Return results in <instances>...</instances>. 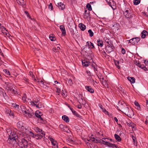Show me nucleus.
Returning a JSON list of instances; mask_svg holds the SVG:
<instances>
[{
    "instance_id": "obj_18",
    "label": "nucleus",
    "mask_w": 148,
    "mask_h": 148,
    "mask_svg": "<svg viewBox=\"0 0 148 148\" xmlns=\"http://www.w3.org/2000/svg\"><path fill=\"white\" fill-rule=\"evenodd\" d=\"M84 16V18H87L88 17H89L90 16L89 11H88L87 10H85Z\"/></svg>"
},
{
    "instance_id": "obj_4",
    "label": "nucleus",
    "mask_w": 148,
    "mask_h": 148,
    "mask_svg": "<svg viewBox=\"0 0 148 148\" xmlns=\"http://www.w3.org/2000/svg\"><path fill=\"white\" fill-rule=\"evenodd\" d=\"M22 111L25 114V116L27 117L31 118L34 115V113L31 112L29 110L26 109L25 107L24 106H21Z\"/></svg>"
},
{
    "instance_id": "obj_54",
    "label": "nucleus",
    "mask_w": 148,
    "mask_h": 148,
    "mask_svg": "<svg viewBox=\"0 0 148 148\" xmlns=\"http://www.w3.org/2000/svg\"><path fill=\"white\" fill-rule=\"evenodd\" d=\"M25 12L28 17L29 18L33 20L31 18L30 16L29 15V14L26 11H25Z\"/></svg>"
},
{
    "instance_id": "obj_33",
    "label": "nucleus",
    "mask_w": 148,
    "mask_h": 148,
    "mask_svg": "<svg viewBox=\"0 0 148 148\" xmlns=\"http://www.w3.org/2000/svg\"><path fill=\"white\" fill-rule=\"evenodd\" d=\"M87 45L88 46H90V47L92 48H94V46L93 44L91 42L88 41L87 42Z\"/></svg>"
},
{
    "instance_id": "obj_63",
    "label": "nucleus",
    "mask_w": 148,
    "mask_h": 148,
    "mask_svg": "<svg viewBox=\"0 0 148 148\" xmlns=\"http://www.w3.org/2000/svg\"><path fill=\"white\" fill-rule=\"evenodd\" d=\"M125 50L123 48H122V50H121V53H122L124 54L125 53Z\"/></svg>"
},
{
    "instance_id": "obj_13",
    "label": "nucleus",
    "mask_w": 148,
    "mask_h": 148,
    "mask_svg": "<svg viewBox=\"0 0 148 148\" xmlns=\"http://www.w3.org/2000/svg\"><path fill=\"white\" fill-rule=\"evenodd\" d=\"M31 104L34 106H36L38 108H42V104L41 102L35 104V101H32L31 102Z\"/></svg>"
},
{
    "instance_id": "obj_28",
    "label": "nucleus",
    "mask_w": 148,
    "mask_h": 148,
    "mask_svg": "<svg viewBox=\"0 0 148 148\" xmlns=\"http://www.w3.org/2000/svg\"><path fill=\"white\" fill-rule=\"evenodd\" d=\"M17 126L18 127V128L23 129L24 128V127L22 123V122H18L17 124Z\"/></svg>"
},
{
    "instance_id": "obj_6",
    "label": "nucleus",
    "mask_w": 148,
    "mask_h": 148,
    "mask_svg": "<svg viewBox=\"0 0 148 148\" xmlns=\"http://www.w3.org/2000/svg\"><path fill=\"white\" fill-rule=\"evenodd\" d=\"M118 109L119 110L122 112L124 113L125 115L128 116V115H130V113L132 112H133V111L132 110H130V112H129V110L127 104L126 105V106L124 107V108H123L121 110H120V109L118 108Z\"/></svg>"
},
{
    "instance_id": "obj_59",
    "label": "nucleus",
    "mask_w": 148,
    "mask_h": 148,
    "mask_svg": "<svg viewBox=\"0 0 148 148\" xmlns=\"http://www.w3.org/2000/svg\"><path fill=\"white\" fill-rule=\"evenodd\" d=\"M101 109L102 110V111L105 112L106 114L108 113V112L105 109L103 108Z\"/></svg>"
},
{
    "instance_id": "obj_5",
    "label": "nucleus",
    "mask_w": 148,
    "mask_h": 148,
    "mask_svg": "<svg viewBox=\"0 0 148 148\" xmlns=\"http://www.w3.org/2000/svg\"><path fill=\"white\" fill-rule=\"evenodd\" d=\"M109 139V138H102L101 141V143L104 144V145H107V146L109 147H115L116 148H117V146H116L115 144H111L108 141V140Z\"/></svg>"
},
{
    "instance_id": "obj_2",
    "label": "nucleus",
    "mask_w": 148,
    "mask_h": 148,
    "mask_svg": "<svg viewBox=\"0 0 148 148\" xmlns=\"http://www.w3.org/2000/svg\"><path fill=\"white\" fill-rule=\"evenodd\" d=\"M21 148H30V143L25 138H21L19 136V139H17V143Z\"/></svg>"
},
{
    "instance_id": "obj_39",
    "label": "nucleus",
    "mask_w": 148,
    "mask_h": 148,
    "mask_svg": "<svg viewBox=\"0 0 148 148\" xmlns=\"http://www.w3.org/2000/svg\"><path fill=\"white\" fill-rule=\"evenodd\" d=\"M140 0H134L133 3L135 5H137L140 2Z\"/></svg>"
},
{
    "instance_id": "obj_20",
    "label": "nucleus",
    "mask_w": 148,
    "mask_h": 148,
    "mask_svg": "<svg viewBox=\"0 0 148 148\" xmlns=\"http://www.w3.org/2000/svg\"><path fill=\"white\" fill-rule=\"evenodd\" d=\"M79 26L81 29L83 31H84L86 29V26L83 23H81L79 24Z\"/></svg>"
},
{
    "instance_id": "obj_15",
    "label": "nucleus",
    "mask_w": 148,
    "mask_h": 148,
    "mask_svg": "<svg viewBox=\"0 0 148 148\" xmlns=\"http://www.w3.org/2000/svg\"><path fill=\"white\" fill-rule=\"evenodd\" d=\"M60 28L62 32V36H64L66 35V31L64 26L63 25H60Z\"/></svg>"
},
{
    "instance_id": "obj_26",
    "label": "nucleus",
    "mask_w": 148,
    "mask_h": 148,
    "mask_svg": "<svg viewBox=\"0 0 148 148\" xmlns=\"http://www.w3.org/2000/svg\"><path fill=\"white\" fill-rule=\"evenodd\" d=\"M103 79L104 78L102 77V82L103 85L106 87H108V85L107 81L106 80H103Z\"/></svg>"
},
{
    "instance_id": "obj_41",
    "label": "nucleus",
    "mask_w": 148,
    "mask_h": 148,
    "mask_svg": "<svg viewBox=\"0 0 148 148\" xmlns=\"http://www.w3.org/2000/svg\"><path fill=\"white\" fill-rule=\"evenodd\" d=\"M127 125L129 127L133 126V123H132L131 121H129L127 122Z\"/></svg>"
},
{
    "instance_id": "obj_25",
    "label": "nucleus",
    "mask_w": 148,
    "mask_h": 148,
    "mask_svg": "<svg viewBox=\"0 0 148 148\" xmlns=\"http://www.w3.org/2000/svg\"><path fill=\"white\" fill-rule=\"evenodd\" d=\"M127 79L132 83H134L135 82V78L134 77H127Z\"/></svg>"
},
{
    "instance_id": "obj_35",
    "label": "nucleus",
    "mask_w": 148,
    "mask_h": 148,
    "mask_svg": "<svg viewBox=\"0 0 148 148\" xmlns=\"http://www.w3.org/2000/svg\"><path fill=\"white\" fill-rule=\"evenodd\" d=\"M132 138L133 140L134 144L136 146L137 145V141H136V137H135L134 136L132 135Z\"/></svg>"
},
{
    "instance_id": "obj_43",
    "label": "nucleus",
    "mask_w": 148,
    "mask_h": 148,
    "mask_svg": "<svg viewBox=\"0 0 148 148\" xmlns=\"http://www.w3.org/2000/svg\"><path fill=\"white\" fill-rule=\"evenodd\" d=\"M119 24H115L113 25V27H114V29L117 30H118L119 29Z\"/></svg>"
},
{
    "instance_id": "obj_21",
    "label": "nucleus",
    "mask_w": 148,
    "mask_h": 148,
    "mask_svg": "<svg viewBox=\"0 0 148 148\" xmlns=\"http://www.w3.org/2000/svg\"><path fill=\"white\" fill-rule=\"evenodd\" d=\"M17 1L18 4L23 7L25 5V3L24 0H17Z\"/></svg>"
},
{
    "instance_id": "obj_61",
    "label": "nucleus",
    "mask_w": 148,
    "mask_h": 148,
    "mask_svg": "<svg viewBox=\"0 0 148 148\" xmlns=\"http://www.w3.org/2000/svg\"><path fill=\"white\" fill-rule=\"evenodd\" d=\"M8 114H9V115H10V116H13V113L11 111V110L10 111L9 113Z\"/></svg>"
},
{
    "instance_id": "obj_3",
    "label": "nucleus",
    "mask_w": 148,
    "mask_h": 148,
    "mask_svg": "<svg viewBox=\"0 0 148 148\" xmlns=\"http://www.w3.org/2000/svg\"><path fill=\"white\" fill-rule=\"evenodd\" d=\"M4 88L7 90L11 92L12 93L14 94L17 93V92L15 90V87L14 86L13 84L8 82H5L3 85Z\"/></svg>"
},
{
    "instance_id": "obj_58",
    "label": "nucleus",
    "mask_w": 148,
    "mask_h": 148,
    "mask_svg": "<svg viewBox=\"0 0 148 148\" xmlns=\"http://www.w3.org/2000/svg\"><path fill=\"white\" fill-rule=\"evenodd\" d=\"M75 116H76L77 117H78L80 119H82V117L78 113L76 114V115Z\"/></svg>"
},
{
    "instance_id": "obj_38",
    "label": "nucleus",
    "mask_w": 148,
    "mask_h": 148,
    "mask_svg": "<svg viewBox=\"0 0 148 148\" xmlns=\"http://www.w3.org/2000/svg\"><path fill=\"white\" fill-rule=\"evenodd\" d=\"M0 91H1V93L5 97L6 96V93H4V90L2 88H0Z\"/></svg>"
},
{
    "instance_id": "obj_56",
    "label": "nucleus",
    "mask_w": 148,
    "mask_h": 148,
    "mask_svg": "<svg viewBox=\"0 0 148 148\" xmlns=\"http://www.w3.org/2000/svg\"><path fill=\"white\" fill-rule=\"evenodd\" d=\"M88 78V79L91 82L92 81H93V80L90 75L89 76V77Z\"/></svg>"
},
{
    "instance_id": "obj_55",
    "label": "nucleus",
    "mask_w": 148,
    "mask_h": 148,
    "mask_svg": "<svg viewBox=\"0 0 148 148\" xmlns=\"http://www.w3.org/2000/svg\"><path fill=\"white\" fill-rule=\"evenodd\" d=\"M68 83L71 86L72 85V84H73V83L71 79H69L68 80Z\"/></svg>"
},
{
    "instance_id": "obj_50",
    "label": "nucleus",
    "mask_w": 148,
    "mask_h": 148,
    "mask_svg": "<svg viewBox=\"0 0 148 148\" xmlns=\"http://www.w3.org/2000/svg\"><path fill=\"white\" fill-rule=\"evenodd\" d=\"M48 8L49 9H51V10H53V7L52 3H50V4L49 5Z\"/></svg>"
},
{
    "instance_id": "obj_7",
    "label": "nucleus",
    "mask_w": 148,
    "mask_h": 148,
    "mask_svg": "<svg viewBox=\"0 0 148 148\" xmlns=\"http://www.w3.org/2000/svg\"><path fill=\"white\" fill-rule=\"evenodd\" d=\"M118 109L119 110L122 112L124 113L125 115L128 116V115H130V113L132 112H133V111L132 110H130V112H129V110L127 104L126 105V106L124 107V108H123L121 110H120V109L118 108Z\"/></svg>"
},
{
    "instance_id": "obj_31",
    "label": "nucleus",
    "mask_w": 148,
    "mask_h": 148,
    "mask_svg": "<svg viewBox=\"0 0 148 148\" xmlns=\"http://www.w3.org/2000/svg\"><path fill=\"white\" fill-rule=\"evenodd\" d=\"M97 45L98 46L102 47L103 45V41L101 40H100V39H98L97 41Z\"/></svg>"
},
{
    "instance_id": "obj_52",
    "label": "nucleus",
    "mask_w": 148,
    "mask_h": 148,
    "mask_svg": "<svg viewBox=\"0 0 148 148\" xmlns=\"http://www.w3.org/2000/svg\"><path fill=\"white\" fill-rule=\"evenodd\" d=\"M35 131L37 133H39L40 132V131L41 129H40L38 127H36L35 129Z\"/></svg>"
},
{
    "instance_id": "obj_30",
    "label": "nucleus",
    "mask_w": 148,
    "mask_h": 148,
    "mask_svg": "<svg viewBox=\"0 0 148 148\" xmlns=\"http://www.w3.org/2000/svg\"><path fill=\"white\" fill-rule=\"evenodd\" d=\"M49 38L51 41H54L56 40L55 37L53 36V34H51L49 35Z\"/></svg>"
},
{
    "instance_id": "obj_64",
    "label": "nucleus",
    "mask_w": 148,
    "mask_h": 148,
    "mask_svg": "<svg viewBox=\"0 0 148 148\" xmlns=\"http://www.w3.org/2000/svg\"><path fill=\"white\" fill-rule=\"evenodd\" d=\"M86 73H87L88 75H89V76H90L91 74V72H90V71H86Z\"/></svg>"
},
{
    "instance_id": "obj_62",
    "label": "nucleus",
    "mask_w": 148,
    "mask_h": 148,
    "mask_svg": "<svg viewBox=\"0 0 148 148\" xmlns=\"http://www.w3.org/2000/svg\"><path fill=\"white\" fill-rule=\"evenodd\" d=\"M53 51H54V52H56L58 51V49L56 47L53 48Z\"/></svg>"
},
{
    "instance_id": "obj_19",
    "label": "nucleus",
    "mask_w": 148,
    "mask_h": 148,
    "mask_svg": "<svg viewBox=\"0 0 148 148\" xmlns=\"http://www.w3.org/2000/svg\"><path fill=\"white\" fill-rule=\"evenodd\" d=\"M132 39H133V41L132 42V44L133 45H134L136 43H137L140 40V38L138 37L133 38Z\"/></svg>"
},
{
    "instance_id": "obj_14",
    "label": "nucleus",
    "mask_w": 148,
    "mask_h": 148,
    "mask_svg": "<svg viewBox=\"0 0 148 148\" xmlns=\"http://www.w3.org/2000/svg\"><path fill=\"white\" fill-rule=\"evenodd\" d=\"M127 104L123 101L121 102V103H119L118 104L119 106L117 107L118 108H119L120 110H121L124 107L126 106Z\"/></svg>"
},
{
    "instance_id": "obj_29",
    "label": "nucleus",
    "mask_w": 148,
    "mask_h": 148,
    "mask_svg": "<svg viewBox=\"0 0 148 148\" xmlns=\"http://www.w3.org/2000/svg\"><path fill=\"white\" fill-rule=\"evenodd\" d=\"M38 134H39L42 137V138L45 137V132L42 131V130L40 131V132H39V133H38Z\"/></svg>"
},
{
    "instance_id": "obj_8",
    "label": "nucleus",
    "mask_w": 148,
    "mask_h": 148,
    "mask_svg": "<svg viewBox=\"0 0 148 148\" xmlns=\"http://www.w3.org/2000/svg\"><path fill=\"white\" fill-rule=\"evenodd\" d=\"M118 109L119 110L122 112L124 113L125 115L128 116V115H130V113L132 112H133V111L132 110H130V112H129V110L127 104L126 105V106L124 107V108H123L121 110H120V109L118 108Z\"/></svg>"
},
{
    "instance_id": "obj_1",
    "label": "nucleus",
    "mask_w": 148,
    "mask_h": 148,
    "mask_svg": "<svg viewBox=\"0 0 148 148\" xmlns=\"http://www.w3.org/2000/svg\"><path fill=\"white\" fill-rule=\"evenodd\" d=\"M7 132L8 135L7 142L8 143L14 146L17 143V140L19 138L15 131L12 130L10 128H8L6 130Z\"/></svg>"
},
{
    "instance_id": "obj_16",
    "label": "nucleus",
    "mask_w": 148,
    "mask_h": 148,
    "mask_svg": "<svg viewBox=\"0 0 148 148\" xmlns=\"http://www.w3.org/2000/svg\"><path fill=\"white\" fill-rule=\"evenodd\" d=\"M56 5L61 10H63L65 8V6L61 2L57 3Z\"/></svg>"
},
{
    "instance_id": "obj_17",
    "label": "nucleus",
    "mask_w": 148,
    "mask_h": 148,
    "mask_svg": "<svg viewBox=\"0 0 148 148\" xmlns=\"http://www.w3.org/2000/svg\"><path fill=\"white\" fill-rule=\"evenodd\" d=\"M86 89L89 92L91 93H93L94 92V90L90 86H86L85 87Z\"/></svg>"
},
{
    "instance_id": "obj_23",
    "label": "nucleus",
    "mask_w": 148,
    "mask_h": 148,
    "mask_svg": "<svg viewBox=\"0 0 148 148\" xmlns=\"http://www.w3.org/2000/svg\"><path fill=\"white\" fill-rule=\"evenodd\" d=\"M82 64L83 66L87 67L89 66L90 63L85 60L82 61Z\"/></svg>"
},
{
    "instance_id": "obj_40",
    "label": "nucleus",
    "mask_w": 148,
    "mask_h": 148,
    "mask_svg": "<svg viewBox=\"0 0 148 148\" xmlns=\"http://www.w3.org/2000/svg\"><path fill=\"white\" fill-rule=\"evenodd\" d=\"M88 32L89 33V36L90 37H92L93 36L94 33L91 29H89L88 31Z\"/></svg>"
},
{
    "instance_id": "obj_9",
    "label": "nucleus",
    "mask_w": 148,
    "mask_h": 148,
    "mask_svg": "<svg viewBox=\"0 0 148 148\" xmlns=\"http://www.w3.org/2000/svg\"><path fill=\"white\" fill-rule=\"evenodd\" d=\"M29 135L33 138H36V139H40L42 138V137L40 136L39 134H34L31 131H29Z\"/></svg>"
},
{
    "instance_id": "obj_12",
    "label": "nucleus",
    "mask_w": 148,
    "mask_h": 148,
    "mask_svg": "<svg viewBox=\"0 0 148 148\" xmlns=\"http://www.w3.org/2000/svg\"><path fill=\"white\" fill-rule=\"evenodd\" d=\"M114 47L113 46H106V52L108 53L113 51L114 50Z\"/></svg>"
},
{
    "instance_id": "obj_10",
    "label": "nucleus",
    "mask_w": 148,
    "mask_h": 148,
    "mask_svg": "<svg viewBox=\"0 0 148 148\" xmlns=\"http://www.w3.org/2000/svg\"><path fill=\"white\" fill-rule=\"evenodd\" d=\"M92 136H93L92 135L91 137L87 139V140L88 141H91L92 142H94L96 143H101V140H99L97 138H95L94 137Z\"/></svg>"
},
{
    "instance_id": "obj_46",
    "label": "nucleus",
    "mask_w": 148,
    "mask_h": 148,
    "mask_svg": "<svg viewBox=\"0 0 148 148\" xmlns=\"http://www.w3.org/2000/svg\"><path fill=\"white\" fill-rule=\"evenodd\" d=\"M70 31L71 33V34L72 36H73L75 34L74 31L73 29H70Z\"/></svg>"
},
{
    "instance_id": "obj_53",
    "label": "nucleus",
    "mask_w": 148,
    "mask_h": 148,
    "mask_svg": "<svg viewBox=\"0 0 148 148\" xmlns=\"http://www.w3.org/2000/svg\"><path fill=\"white\" fill-rule=\"evenodd\" d=\"M56 92L58 93V95H59V93H60L61 90L60 88H56Z\"/></svg>"
},
{
    "instance_id": "obj_57",
    "label": "nucleus",
    "mask_w": 148,
    "mask_h": 148,
    "mask_svg": "<svg viewBox=\"0 0 148 148\" xmlns=\"http://www.w3.org/2000/svg\"><path fill=\"white\" fill-rule=\"evenodd\" d=\"M75 116H76L77 117H78L80 119H82V117L78 113L76 114V115Z\"/></svg>"
},
{
    "instance_id": "obj_24",
    "label": "nucleus",
    "mask_w": 148,
    "mask_h": 148,
    "mask_svg": "<svg viewBox=\"0 0 148 148\" xmlns=\"http://www.w3.org/2000/svg\"><path fill=\"white\" fill-rule=\"evenodd\" d=\"M141 34H142V38H144L147 35L148 33L146 31L144 30L142 32Z\"/></svg>"
},
{
    "instance_id": "obj_11",
    "label": "nucleus",
    "mask_w": 148,
    "mask_h": 148,
    "mask_svg": "<svg viewBox=\"0 0 148 148\" xmlns=\"http://www.w3.org/2000/svg\"><path fill=\"white\" fill-rule=\"evenodd\" d=\"M123 14L126 18L131 19L133 17V16L130 14V11L128 10H126L124 12Z\"/></svg>"
},
{
    "instance_id": "obj_49",
    "label": "nucleus",
    "mask_w": 148,
    "mask_h": 148,
    "mask_svg": "<svg viewBox=\"0 0 148 148\" xmlns=\"http://www.w3.org/2000/svg\"><path fill=\"white\" fill-rule=\"evenodd\" d=\"M0 29H1V31L2 32V33H3V32L5 30L6 28L3 26H1L0 27Z\"/></svg>"
},
{
    "instance_id": "obj_34",
    "label": "nucleus",
    "mask_w": 148,
    "mask_h": 148,
    "mask_svg": "<svg viewBox=\"0 0 148 148\" xmlns=\"http://www.w3.org/2000/svg\"><path fill=\"white\" fill-rule=\"evenodd\" d=\"M106 41V42L108 44L106 46H113L112 42L111 40H108L107 41Z\"/></svg>"
},
{
    "instance_id": "obj_45",
    "label": "nucleus",
    "mask_w": 148,
    "mask_h": 148,
    "mask_svg": "<svg viewBox=\"0 0 148 148\" xmlns=\"http://www.w3.org/2000/svg\"><path fill=\"white\" fill-rule=\"evenodd\" d=\"M38 120L40 121V122L42 123H44L45 121L43 120V118L41 117V116L38 119Z\"/></svg>"
},
{
    "instance_id": "obj_48",
    "label": "nucleus",
    "mask_w": 148,
    "mask_h": 148,
    "mask_svg": "<svg viewBox=\"0 0 148 148\" xmlns=\"http://www.w3.org/2000/svg\"><path fill=\"white\" fill-rule=\"evenodd\" d=\"M35 115L36 117L38 118V119L41 116V115L40 114H39L38 113H37V112L35 113V114H34Z\"/></svg>"
},
{
    "instance_id": "obj_32",
    "label": "nucleus",
    "mask_w": 148,
    "mask_h": 148,
    "mask_svg": "<svg viewBox=\"0 0 148 148\" xmlns=\"http://www.w3.org/2000/svg\"><path fill=\"white\" fill-rule=\"evenodd\" d=\"M134 104L136 106H137L138 109L139 110H141V107L140 106V105L138 102L135 101L134 102Z\"/></svg>"
},
{
    "instance_id": "obj_37",
    "label": "nucleus",
    "mask_w": 148,
    "mask_h": 148,
    "mask_svg": "<svg viewBox=\"0 0 148 148\" xmlns=\"http://www.w3.org/2000/svg\"><path fill=\"white\" fill-rule=\"evenodd\" d=\"M119 62L118 61H114V64L119 69L120 68V67L119 65Z\"/></svg>"
},
{
    "instance_id": "obj_47",
    "label": "nucleus",
    "mask_w": 148,
    "mask_h": 148,
    "mask_svg": "<svg viewBox=\"0 0 148 148\" xmlns=\"http://www.w3.org/2000/svg\"><path fill=\"white\" fill-rule=\"evenodd\" d=\"M5 72L6 74L8 75H10V73L9 71L7 70H3Z\"/></svg>"
},
{
    "instance_id": "obj_22",
    "label": "nucleus",
    "mask_w": 148,
    "mask_h": 148,
    "mask_svg": "<svg viewBox=\"0 0 148 148\" xmlns=\"http://www.w3.org/2000/svg\"><path fill=\"white\" fill-rule=\"evenodd\" d=\"M62 119L66 123L69 122V119L67 116L65 115L63 116Z\"/></svg>"
},
{
    "instance_id": "obj_42",
    "label": "nucleus",
    "mask_w": 148,
    "mask_h": 148,
    "mask_svg": "<svg viewBox=\"0 0 148 148\" xmlns=\"http://www.w3.org/2000/svg\"><path fill=\"white\" fill-rule=\"evenodd\" d=\"M86 8H88L89 11H91L92 10L91 5L89 3H88L86 5Z\"/></svg>"
},
{
    "instance_id": "obj_36",
    "label": "nucleus",
    "mask_w": 148,
    "mask_h": 148,
    "mask_svg": "<svg viewBox=\"0 0 148 148\" xmlns=\"http://www.w3.org/2000/svg\"><path fill=\"white\" fill-rule=\"evenodd\" d=\"M136 65L140 68L143 69H145L146 68V67L144 66V65H142L139 63L137 64Z\"/></svg>"
},
{
    "instance_id": "obj_27",
    "label": "nucleus",
    "mask_w": 148,
    "mask_h": 148,
    "mask_svg": "<svg viewBox=\"0 0 148 148\" xmlns=\"http://www.w3.org/2000/svg\"><path fill=\"white\" fill-rule=\"evenodd\" d=\"M114 136L115 139L117 141L120 142L121 141V138L119 135L116 134H114Z\"/></svg>"
},
{
    "instance_id": "obj_44",
    "label": "nucleus",
    "mask_w": 148,
    "mask_h": 148,
    "mask_svg": "<svg viewBox=\"0 0 148 148\" xmlns=\"http://www.w3.org/2000/svg\"><path fill=\"white\" fill-rule=\"evenodd\" d=\"M59 127L62 130L64 131L65 130V127L62 124H60L59 126Z\"/></svg>"
},
{
    "instance_id": "obj_51",
    "label": "nucleus",
    "mask_w": 148,
    "mask_h": 148,
    "mask_svg": "<svg viewBox=\"0 0 148 148\" xmlns=\"http://www.w3.org/2000/svg\"><path fill=\"white\" fill-rule=\"evenodd\" d=\"M12 106L13 107H15V108H17V109L18 108L19 105H18L16 104V103L12 104Z\"/></svg>"
},
{
    "instance_id": "obj_60",
    "label": "nucleus",
    "mask_w": 148,
    "mask_h": 148,
    "mask_svg": "<svg viewBox=\"0 0 148 148\" xmlns=\"http://www.w3.org/2000/svg\"><path fill=\"white\" fill-rule=\"evenodd\" d=\"M23 79L25 82H27L28 83H29L28 82L29 79L26 78H24Z\"/></svg>"
}]
</instances>
